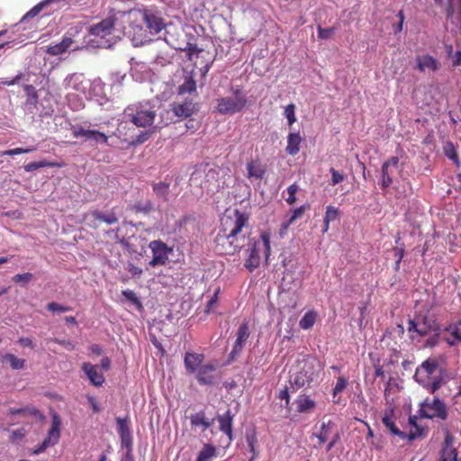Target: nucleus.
<instances>
[{"label": "nucleus", "instance_id": "f257e3e1", "mask_svg": "<svg viewBox=\"0 0 461 461\" xmlns=\"http://www.w3.org/2000/svg\"><path fill=\"white\" fill-rule=\"evenodd\" d=\"M249 215L235 209L227 212L221 219V228L215 237V250L220 255H235L246 247L248 237L244 229L248 227Z\"/></svg>", "mask_w": 461, "mask_h": 461}, {"label": "nucleus", "instance_id": "f03ea898", "mask_svg": "<svg viewBox=\"0 0 461 461\" xmlns=\"http://www.w3.org/2000/svg\"><path fill=\"white\" fill-rule=\"evenodd\" d=\"M128 23L125 34L134 46L149 43L153 35L166 29L163 18L149 10L130 11Z\"/></svg>", "mask_w": 461, "mask_h": 461}, {"label": "nucleus", "instance_id": "7ed1b4c3", "mask_svg": "<svg viewBox=\"0 0 461 461\" xmlns=\"http://www.w3.org/2000/svg\"><path fill=\"white\" fill-rule=\"evenodd\" d=\"M321 370L320 361L316 357L307 355L297 361L294 373L290 375V384L297 388L310 385L318 378Z\"/></svg>", "mask_w": 461, "mask_h": 461}, {"label": "nucleus", "instance_id": "20e7f679", "mask_svg": "<svg viewBox=\"0 0 461 461\" xmlns=\"http://www.w3.org/2000/svg\"><path fill=\"white\" fill-rule=\"evenodd\" d=\"M249 247V255L245 261V267L252 273L255 269H257L261 263V256L260 252H263L265 257L266 264H268V258L271 252L270 246V233L267 231H263L260 233V239H249L248 238L247 245Z\"/></svg>", "mask_w": 461, "mask_h": 461}, {"label": "nucleus", "instance_id": "39448f33", "mask_svg": "<svg viewBox=\"0 0 461 461\" xmlns=\"http://www.w3.org/2000/svg\"><path fill=\"white\" fill-rule=\"evenodd\" d=\"M438 368V363L437 360L427 359L417 367L414 374L415 381L430 393H436L443 383L442 376L435 375Z\"/></svg>", "mask_w": 461, "mask_h": 461}, {"label": "nucleus", "instance_id": "423d86ee", "mask_svg": "<svg viewBox=\"0 0 461 461\" xmlns=\"http://www.w3.org/2000/svg\"><path fill=\"white\" fill-rule=\"evenodd\" d=\"M165 41L172 45L176 50H180L186 53L187 59L191 61L194 60V66L199 68L202 77H206L212 65L213 64L214 59L209 51H205L203 49H198L195 44L186 42L183 47L181 45H174V43L166 36Z\"/></svg>", "mask_w": 461, "mask_h": 461}, {"label": "nucleus", "instance_id": "0eeeda50", "mask_svg": "<svg viewBox=\"0 0 461 461\" xmlns=\"http://www.w3.org/2000/svg\"><path fill=\"white\" fill-rule=\"evenodd\" d=\"M124 114L137 127L150 126L156 117V112L153 108L141 104L128 106L124 110Z\"/></svg>", "mask_w": 461, "mask_h": 461}, {"label": "nucleus", "instance_id": "6e6552de", "mask_svg": "<svg viewBox=\"0 0 461 461\" xmlns=\"http://www.w3.org/2000/svg\"><path fill=\"white\" fill-rule=\"evenodd\" d=\"M231 175L224 169L219 167L210 168L204 177L203 186L208 193L215 194L221 189L229 187V180Z\"/></svg>", "mask_w": 461, "mask_h": 461}, {"label": "nucleus", "instance_id": "1a4fd4ad", "mask_svg": "<svg viewBox=\"0 0 461 461\" xmlns=\"http://www.w3.org/2000/svg\"><path fill=\"white\" fill-rule=\"evenodd\" d=\"M240 91L235 92L236 96L221 97L217 100V111L221 114H234L242 111L247 105L248 100L245 95H240Z\"/></svg>", "mask_w": 461, "mask_h": 461}, {"label": "nucleus", "instance_id": "9d476101", "mask_svg": "<svg viewBox=\"0 0 461 461\" xmlns=\"http://www.w3.org/2000/svg\"><path fill=\"white\" fill-rule=\"evenodd\" d=\"M421 415L428 419L438 418L446 420L447 418V410L445 402L438 397L433 399H425L420 405Z\"/></svg>", "mask_w": 461, "mask_h": 461}, {"label": "nucleus", "instance_id": "9b49d317", "mask_svg": "<svg viewBox=\"0 0 461 461\" xmlns=\"http://www.w3.org/2000/svg\"><path fill=\"white\" fill-rule=\"evenodd\" d=\"M84 221L92 229H97L101 222L107 224H114L118 221V218L113 212L107 213L98 210H92L85 213L83 216Z\"/></svg>", "mask_w": 461, "mask_h": 461}, {"label": "nucleus", "instance_id": "f8f14e48", "mask_svg": "<svg viewBox=\"0 0 461 461\" xmlns=\"http://www.w3.org/2000/svg\"><path fill=\"white\" fill-rule=\"evenodd\" d=\"M149 249L152 252V259L149 265L151 267L164 266L168 260V256L172 252V249L167 247L161 240H153L149 243Z\"/></svg>", "mask_w": 461, "mask_h": 461}, {"label": "nucleus", "instance_id": "ddd939ff", "mask_svg": "<svg viewBox=\"0 0 461 461\" xmlns=\"http://www.w3.org/2000/svg\"><path fill=\"white\" fill-rule=\"evenodd\" d=\"M60 418L58 414L52 416L51 427L49 429L48 436L42 441L41 446L34 450V454L43 452L49 446H53L59 442L60 438Z\"/></svg>", "mask_w": 461, "mask_h": 461}, {"label": "nucleus", "instance_id": "4468645a", "mask_svg": "<svg viewBox=\"0 0 461 461\" xmlns=\"http://www.w3.org/2000/svg\"><path fill=\"white\" fill-rule=\"evenodd\" d=\"M115 21V15H110L109 17L102 20L97 24L91 26L89 28V34L93 36L105 38L106 36L112 34L114 28Z\"/></svg>", "mask_w": 461, "mask_h": 461}, {"label": "nucleus", "instance_id": "2eb2a0df", "mask_svg": "<svg viewBox=\"0 0 461 461\" xmlns=\"http://www.w3.org/2000/svg\"><path fill=\"white\" fill-rule=\"evenodd\" d=\"M382 421H383V424L391 431V433L393 435L398 436L401 438H405L407 437V435L404 432L401 431L396 427V425L393 422V420L388 415H384L383 417V419H382ZM410 422L413 423V425L416 427V430H417L416 432H411L408 435L409 440L411 441V440H413V439H415L418 437H420L422 435V429L417 426L416 422L411 418H410Z\"/></svg>", "mask_w": 461, "mask_h": 461}, {"label": "nucleus", "instance_id": "dca6fc26", "mask_svg": "<svg viewBox=\"0 0 461 461\" xmlns=\"http://www.w3.org/2000/svg\"><path fill=\"white\" fill-rule=\"evenodd\" d=\"M170 107L175 116L178 118H189L198 111L196 104L191 99H185L180 103L175 102L170 104Z\"/></svg>", "mask_w": 461, "mask_h": 461}, {"label": "nucleus", "instance_id": "f3484780", "mask_svg": "<svg viewBox=\"0 0 461 461\" xmlns=\"http://www.w3.org/2000/svg\"><path fill=\"white\" fill-rule=\"evenodd\" d=\"M249 327L248 320H244L239 326L237 330V338L233 344L230 356L233 357L236 355H240L249 337Z\"/></svg>", "mask_w": 461, "mask_h": 461}, {"label": "nucleus", "instance_id": "a211bd4d", "mask_svg": "<svg viewBox=\"0 0 461 461\" xmlns=\"http://www.w3.org/2000/svg\"><path fill=\"white\" fill-rule=\"evenodd\" d=\"M196 372V379L201 385H212L217 380L216 366L212 363L201 366Z\"/></svg>", "mask_w": 461, "mask_h": 461}, {"label": "nucleus", "instance_id": "6ab92c4d", "mask_svg": "<svg viewBox=\"0 0 461 461\" xmlns=\"http://www.w3.org/2000/svg\"><path fill=\"white\" fill-rule=\"evenodd\" d=\"M118 433L121 437L122 444L130 448L132 445V436L129 425L128 418H117Z\"/></svg>", "mask_w": 461, "mask_h": 461}, {"label": "nucleus", "instance_id": "aec40b11", "mask_svg": "<svg viewBox=\"0 0 461 461\" xmlns=\"http://www.w3.org/2000/svg\"><path fill=\"white\" fill-rule=\"evenodd\" d=\"M204 360V355L194 352H186L184 357V364L187 373L194 374L196 372Z\"/></svg>", "mask_w": 461, "mask_h": 461}, {"label": "nucleus", "instance_id": "412c9836", "mask_svg": "<svg viewBox=\"0 0 461 461\" xmlns=\"http://www.w3.org/2000/svg\"><path fill=\"white\" fill-rule=\"evenodd\" d=\"M247 177L249 179H262L267 173V167L257 158L247 163Z\"/></svg>", "mask_w": 461, "mask_h": 461}, {"label": "nucleus", "instance_id": "4be33fe9", "mask_svg": "<svg viewBox=\"0 0 461 461\" xmlns=\"http://www.w3.org/2000/svg\"><path fill=\"white\" fill-rule=\"evenodd\" d=\"M82 370L86 373L90 382L95 386H101L104 383V376L99 372V367L96 365L90 363H84Z\"/></svg>", "mask_w": 461, "mask_h": 461}, {"label": "nucleus", "instance_id": "5701e85b", "mask_svg": "<svg viewBox=\"0 0 461 461\" xmlns=\"http://www.w3.org/2000/svg\"><path fill=\"white\" fill-rule=\"evenodd\" d=\"M232 420L233 415L228 410L224 414L218 415L219 429L228 436L229 441H232Z\"/></svg>", "mask_w": 461, "mask_h": 461}, {"label": "nucleus", "instance_id": "b1692460", "mask_svg": "<svg viewBox=\"0 0 461 461\" xmlns=\"http://www.w3.org/2000/svg\"><path fill=\"white\" fill-rule=\"evenodd\" d=\"M417 68L420 72L426 70L436 71L439 68V63L430 55L418 56L416 58Z\"/></svg>", "mask_w": 461, "mask_h": 461}, {"label": "nucleus", "instance_id": "393cba45", "mask_svg": "<svg viewBox=\"0 0 461 461\" xmlns=\"http://www.w3.org/2000/svg\"><path fill=\"white\" fill-rule=\"evenodd\" d=\"M196 81L194 79V71L185 74L184 82L178 86L177 92L179 95L194 94L196 93Z\"/></svg>", "mask_w": 461, "mask_h": 461}, {"label": "nucleus", "instance_id": "a878e982", "mask_svg": "<svg viewBox=\"0 0 461 461\" xmlns=\"http://www.w3.org/2000/svg\"><path fill=\"white\" fill-rule=\"evenodd\" d=\"M72 43L73 40L70 37L64 36L60 42L49 46L46 52L51 56L62 54L68 50Z\"/></svg>", "mask_w": 461, "mask_h": 461}, {"label": "nucleus", "instance_id": "bb28decb", "mask_svg": "<svg viewBox=\"0 0 461 461\" xmlns=\"http://www.w3.org/2000/svg\"><path fill=\"white\" fill-rule=\"evenodd\" d=\"M302 137L299 132H291L287 136V145L285 151L292 156H295L300 150Z\"/></svg>", "mask_w": 461, "mask_h": 461}, {"label": "nucleus", "instance_id": "cd10ccee", "mask_svg": "<svg viewBox=\"0 0 461 461\" xmlns=\"http://www.w3.org/2000/svg\"><path fill=\"white\" fill-rule=\"evenodd\" d=\"M295 403L298 412H308L313 410L316 406L315 401L305 394L299 395L295 400Z\"/></svg>", "mask_w": 461, "mask_h": 461}, {"label": "nucleus", "instance_id": "c85d7f7f", "mask_svg": "<svg viewBox=\"0 0 461 461\" xmlns=\"http://www.w3.org/2000/svg\"><path fill=\"white\" fill-rule=\"evenodd\" d=\"M190 422L193 427H203V430L207 429L212 424V420H210L205 417L204 411H199L190 416Z\"/></svg>", "mask_w": 461, "mask_h": 461}, {"label": "nucleus", "instance_id": "c756f323", "mask_svg": "<svg viewBox=\"0 0 461 461\" xmlns=\"http://www.w3.org/2000/svg\"><path fill=\"white\" fill-rule=\"evenodd\" d=\"M318 313L314 310L308 311L304 313L299 321V326L303 330H310L316 322Z\"/></svg>", "mask_w": 461, "mask_h": 461}, {"label": "nucleus", "instance_id": "7c9ffc66", "mask_svg": "<svg viewBox=\"0 0 461 461\" xmlns=\"http://www.w3.org/2000/svg\"><path fill=\"white\" fill-rule=\"evenodd\" d=\"M394 170L388 167L387 164H383L381 167V187L383 189L388 188L393 184V175Z\"/></svg>", "mask_w": 461, "mask_h": 461}, {"label": "nucleus", "instance_id": "2f4dec72", "mask_svg": "<svg viewBox=\"0 0 461 461\" xmlns=\"http://www.w3.org/2000/svg\"><path fill=\"white\" fill-rule=\"evenodd\" d=\"M214 456H216V447L212 444H204L195 461H210Z\"/></svg>", "mask_w": 461, "mask_h": 461}, {"label": "nucleus", "instance_id": "473e14b6", "mask_svg": "<svg viewBox=\"0 0 461 461\" xmlns=\"http://www.w3.org/2000/svg\"><path fill=\"white\" fill-rule=\"evenodd\" d=\"M169 183L160 181L158 183L152 184V189L156 195L163 200H167V195L169 194Z\"/></svg>", "mask_w": 461, "mask_h": 461}, {"label": "nucleus", "instance_id": "72a5a7b5", "mask_svg": "<svg viewBox=\"0 0 461 461\" xmlns=\"http://www.w3.org/2000/svg\"><path fill=\"white\" fill-rule=\"evenodd\" d=\"M334 427L335 424L330 420L327 423H322L320 433L316 435L320 445L324 444L328 440Z\"/></svg>", "mask_w": 461, "mask_h": 461}, {"label": "nucleus", "instance_id": "f704fd0d", "mask_svg": "<svg viewBox=\"0 0 461 461\" xmlns=\"http://www.w3.org/2000/svg\"><path fill=\"white\" fill-rule=\"evenodd\" d=\"M4 360H7L10 366L14 370L23 369L25 366V359L18 358L15 355L8 353L4 357Z\"/></svg>", "mask_w": 461, "mask_h": 461}, {"label": "nucleus", "instance_id": "c9c22d12", "mask_svg": "<svg viewBox=\"0 0 461 461\" xmlns=\"http://www.w3.org/2000/svg\"><path fill=\"white\" fill-rule=\"evenodd\" d=\"M439 461H458V451L456 448H441Z\"/></svg>", "mask_w": 461, "mask_h": 461}, {"label": "nucleus", "instance_id": "e433bc0d", "mask_svg": "<svg viewBox=\"0 0 461 461\" xmlns=\"http://www.w3.org/2000/svg\"><path fill=\"white\" fill-rule=\"evenodd\" d=\"M348 378H346L345 376H339L338 379H337V382H336V384L332 390V397H333V401H335V398L336 396L342 393L346 387L348 386Z\"/></svg>", "mask_w": 461, "mask_h": 461}, {"label": "nucleus", "instance_id": "4c0bfd02", "mask_svg": "<svg viewBox=\"0 0 461 461\" xmlns=\"http://www.w3.org/2000/svg\"><path fill=\"white\" fill-rule=\"evenodd\" d=\"M49 0L42 1L36 5H34L30 11H28L23 17L22 18L21 22H24L28 19L33 18L37 16L43 9V7L46 5Z\"/></svg>", "mask_w": 461, "mask_h": 461}, {"label": "nucleus", "instance_id": "58836bf2", "mask_svg": "<svg viewBox=\"0 0 461 461\" xmlns=\"http://www.w3.org/2000/svg\"><path fill=\"white\" fill-rule=\"evenodd\" d=\"M339 215L340 211L339 210V208L332 205H329L326 208L323 221H334L339 218Z\"/></svg>", "mask_w": 461, "mask_h": 461}, {"label": "nucleus", "instance_id": "ea45409f", "mask_svg": "<svg viewBox=\"0 0 461 461\" xmlns=\"http://www.w3.org/2000/svg\"><path fill=\"white\" fill-rule=\"evenodd\" d=\"M79 80H80V76H78L77 74L69 75L64 80V87L66 89L79 90V86H78Z\"/></svg>", "mask_w": 461, "mask_h": 461}, {"label": "nucleus", "instance_id": "a19ab883", "mask_svg": "<svg viewBox=\"0 0 461 461\" xmlns=\"http://www.w3.org/2000/svg\"><path fill=\"white\" fill-rule=\"evenodd\" d=\"M284 114L287 119L288 125L292 126L296 122L295 105L294 104H290L285 106Z\"/></svg>", "mask_w": 461, "mask_h": 461}, {"label": "nucleus", "instance_id": "79ce46f5", "mask_svg": "<svg viewBox=\"0 0 461 461\" xmlns=\"http://www.w3.org/2000/svg\"><path fill=\"white\" fill-rule=\"evenodd\" d=\"M309 208H310L309 204H304V205H302L299 208H296L295 210H294L291 217L289 218V220L285 227L291 225L295 220H297L298 218H301L303 216V214L304 213V212Z\"/></svg>", "mask_w": 461, "mask_h": 461}, {"label": "nucleus", "instance_id": "37998d69", "mask_svg": "<svg viewBox=\"0 0 461 461\" xmlns=\"http://www.w3.org/2000/svg\"><path fill=\"white\" fill-rule=\"evenodd\" d=\"M122 295L126 298V300L136 305L139 310L142 309V303L133 291L124 290L122 291Z\"/></svg>", "mask_w": 461, "mask_h": 461}, {"label": "nucleus", "instance_id": "c03bdc74", "mask_svg": "<svg viewBox=\"0 0 461 461\" xmlns=\"http://www.w3.org/2000/svg\"><path fill=\"white\" fill-rule=\"evenodd\" d=\"M72 134L75 138L85 137L86 140H89L90 136L93 133L94 130H86L82 126H73L72 127Z\"/></svg>", "mask_w": 461, "mask_h": 461}, {"label": "nucleus", "instance_id": "a18cd8bd", "mask_svg": "<svg viewBox=\"0 0 461 461\" xmlns=\"http://www.w3.org/2000/svg\"><path fill=\"white\" fill-rule=\"evenodd\" d=\"M317 31H318V37L320 39H321V40H328V39L331 38L332 35L334 34L335 28L334 27H330V28L324 29L321 25H318Z\"/></svg>", "mask_w": 461, "mask_h": 461}, {"label": "nucleus", "instance_id": "49530a36", "mask_svg": "<svg viewBox=\"0 0 461 461\" xmlns=\"http://www.w3.org/2000/svg\"><path fill=\"white\" fill-rule=\"evenodd\" d=\"M447 330L451 332L456 340L461 342V319L456 323L450 325Z\"/></svg>", "mask_w": 461, "mask_h": 461}, {"label": "nucleus", "instance_id": "de8ad7c7", "mask_svg": "<svg viewBox=\"0 0 461 461\" xmlns=\"http://www.w3.org/2000/svg\"><path fill=\"white\" fill-rule=\"evenodd\" d=\"M299 186L296 184H293L288 186L287 194L288 197L286 198V202L289 204H294L296 202V193L298 192Z\"/></svg>", "mask_w": 461, "mask_h": 461}, {"label": "nucleus", "instance_id": "09e8293b", "mask_svg": "<svg viewBox=\"0 0 461 461\" xmlns=\"http://www.w3.org/2000/svg\"><path fill=\"white\" fill-rule=\"evenodd\" d=\"M219 292H220V288H218L215 293L213 294V295L211 297V299L208 301L207 303V305L205 307V310H204V312L209 314L211 313L212 312H213V309L214 307L217 305L218 303V294H219Z\"/></svg>", "mask_w": 461, "mask_h": 461}, {"label": "nucleus", "instance_id": "8fccbe9b", "mask_svg": "<svg viewBox=\"0 0 461 461\" xmlns=\"http://www.w3.org/2000/svg\"><path fill=\"white\" fill-rule=\"evenodd\" d=\"M89 140H93L96 143H104L108 142V136H106L104 132L94 130L92 135Z\"/></svg>", "mask_w": 461, "mask_h": 461}, {"label": "nucleus", "instance_id": "3c124183", "mask_svg": "<svg viewBox=\"0 0 461 461\" xmlns=\"http://www.w3.org/2000/svg\"><path fill=\"white\" fill-rule=\"evenodd\" d=\"M330 172L331 173V185H336L337 184L342 182L346 177L344 174L339 173L333 167H331L330 169Z\"/></svg>", "mask_w": 461, "mask_h": 461}, {"label": "nucleus", "instance_id": "603ef678", "mask_svg": "<svg viewBox=\"0 0 461 461\" xmlns=\"http://www.w3.org/2000/svg\"><path fill=\"white\" fill-rule=\"evenodd\" d=\"M47 309L53 312H64L71 310L69 307L60 305L55 302L48 303Z\"/></svg>", "mask_w": 461, "mask_h": 461}, {"label": "nucleus", "instance_id": "864d4df0", "mask_svg": "<svg viewBox=\"0 0 461 461\" xmlns=\"http://www.w3.org/2000/svg\"><path fill=\"white\" fill-rule=\"evenodd\" d=\"M32 278V274L31 273H24V274H18L15 275L13 277V281L19 284H27L29 283Z\"/></svg>", "mask_w": 461, "mask_h": 461}, {"label": "nucleus", "instance_id": "5fc2aeb1", "mask_svg": "<svg viewBox=\"0 0 461 461\" xmlns=\"http://www.w3.org/2000/svg\"><path fill=\"white\" fill-rule=\"evenodd\" d=\"M23 77V72H19L13 79H11V80L4 79V80L1 81V84L3 86H14V85L18 84L19 81Z\"/></svg>", "mask_w": 461, "mask_h": 461}, {"label": "nucleus", "instance_id": "6e6d98bb", "mask_svg": "<svg viewBox=\"0 0 461 461\" xmlns=\"http://www.w3.org/2000/svg\"><path fill=\"white\" fill-rule=\"evenodd\" d=\"M455 438L449 432H447L442 448H456L454 447Z\"/></svg>", "mask_w": 461, "mask_h": 461}, {"label": "nucleus", "instance_id": "4d7b16f0", "mask_svg": "<svg viewBox=\"0 0 461 461\" xmlns=\"http://www.w3.org/2000/svg\"><path fill=\"white\" fill-rule=\"evenodd\" d=\"M18 343L23 348H29L33 349L35 348V344L32 339L28 337H22L18 339Z\"/></svg>", "mask_w": 461, "mask_h": 461}, {"label": "nucleus", "instance_id": "13d9d810", "mask_svg": "<svg viewBox=\"0 0 461 461\" xmlns=\"http://www.w3.org/2000/svg\"><path fill=\"white\" fill-rule=\"evenodd\" d=\"M38 165V168L41 167H61V165L57 162L48 161L46 159H42L41 161H36Z\"/></svg>", "mask_w": 461, "mask_h": 461}, {"label": "nucleus", "instance_id": "bf43d9fd", "mask_svg": "<svg viewBox=\"0 0 461 461\" xmlns=\"http://www.w3.org/2000/svg\"><path fill=\"white\" fill-rule=\"evenodd\" d=\"M127 270L131 275L135 276H140L142 274V269L139 267L134 266L133 264L130 263L127 267Z\"/></svg>", "mask_w": 461, "mask_h": 461}, {"label": "nucleus", "instance_id": "052dcab7", "mask_svg": "<svg viewBox=\"0 0 461 461\" xmlns=\"http://www.w3.org/2000/svg\"><path fill=\"white\" fill-rule=\"evenodd\" d=\"M50 341H53L55 343H58L63 347H65L66 348L69 349V350H72L74 348V345L72 344L71 341L69 340H67V339H50Z\"/></svg>", "mask_w": 461, "mask_h": 461}, {"label": "nucleus", "instance_id": "680f3d73", "mask_svg": "<svg viewBox=\"0 0 461 461\" xmlns=\"http://www.w3.org/2000/svg\"><path fill=\"white\" fill-rule=\"evenodd\" d=\"M35 150H36V148L34 146H31V147H28V148H15V149H13L14 156V155L24 154V153H31V152L35 151Z\"/></svg>", "mask_w": 461, "mask_h": 461}, {"label": "nucleus", "instance_id": "e2e57ef3", "mask_svg": "<svg viewBox=\"0 0 461 461\" xmlns=\"http://www.w3.org/2000/svg\"><path fill=\"white\" fill-rule=\"evenodd\" d=\"M397 16L399 17L400 21L398 24L394 27L395 28V33L402 32V26H403V21H404V14L403 12L401 10L398 12Z\"/></svg>", "mask_w": 461, "mask_h": 461}, {"label": "nucleus", "instance_id": "0e129e2a", "mask_svg": "<svg viewBox=\"0 0 461 461\" xmlns=\"http://www.w3.org/2000/svg\"><path fill=\"white\" fill-rule=\"evenodd\" d=\"M185 128H186V130L196 131L199 128V122L197 121H195L194 119H189L185 122Z\"/></svg>", "mask_w": 461, "mask_h": 461}, {"label": "nucleus", "instance_id": "69168bd1", "mask_svg": "<svg viewBox=\"0 0 461 461\" xmlns=\"http://www.w3.org/2000/svg\"><path fill=\"white\" fill-rule=\"evenodd\" d=\"M383 164H387L388 167L390 168H396L399 164V158L398 157H391L389 159L384 161Z\"/></svg>", "mask_w": 461, "mask_h": 461}, {"label": "nucleus", "instance_id": "338daca9", "mask_svg": "<svg viewBox=\"0 0 461 461\" xmlns=\"http://www.w3.org/2000/svg\"><path fill=\"white\" fill-rule=\"evenodd\" d=\"M393 251H394V257L396 258V260L402 261L404 257V253H405L404 247L394 248Z\"/></svg>", "mask_w": 461, "mask_h": 461}, {"label": "nucleus", "instance_id": "774afa93", "mask_svg": "<svg viewBox=\"0 0 461 461\" xmlns=\"http://www.w3.org/2000/svg\"><path fill=\"white\" fill-rule=\"evenodd\" d=\"M23 89L25 90V92L29 95L32 96L35 99L37 98V92H36L35 87L33 86H32V85H25L23 86Z\"/></svg>", "mask_w": 461, "mask_h": 461}]
</instances>
